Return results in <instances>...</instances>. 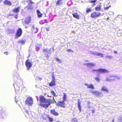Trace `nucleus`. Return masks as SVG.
Here are the masks:
<instances>
[{
  "instance_id": "1",
  "label": "nucleus",
  "mask_w": 122,
  "mask_h": 122,
  "mask_svg": "<svg viewBox=\"0 0 122 122\" xmlns=\"http://www.w3.org/2000/svg\"><path fill=\"white\" fill-rule=\"evenodd\" d=\"M40 104H39L41 107H43L45 108H47L50 104L54 102L56 103L55 100L53 99L52 100L51 99H46L43 96H40L39 100Z\"/></svg>"
},
{
  "instance_id": "2",
  "label": "nucleus",
  "mask_w": 122,
  "mask_h": 122,
  "mask_svg": "<svg viewBox=\"0 0 122 122\" xmlns=\"http://www.w3.org/2000/svg\"><path fill=\"white\" fill-rule=\"evenodd\" d=\"M44 53H47V54L46 56V57L48 58V54H50L51 53H53L54 52L53 47L52 48H51L50 50L47 48L44 49L42 51Z\"/></svg>"
},
{
  "instance_id": "3",
  "label": "nucleus",
  "mask_w": 122,
  "mask_h": 122,
  "mask_svg": "<svg viewBox=\"0 0 122 122\" xmlns=\"http://www.w3.org/2000/svg\"><path fill=\"white\" fill-rule=\"evenodd\" d=\"M33 101L32 98L30 97H28L26 99L25 103L26 104L29 106H31L32 105Z\"/></svg>"
},
{
  "instance_id": "4",
  "label": "nucleus",
  "mask_w": 122,
  "mask_h": 122,
  "mask_svg": "<svg viewBox=\"0 0 122 122\" xmlns=\"http://www.w3.org/2000/svg\"><path fill=\"white\" fill-rule=\"evenodd\" d=\"M101 14L99 12H94L91 14V17L92 18H97L100 16Z\"/></svg>"
},
{
  "instance_id": "5",
  "label": "nucleus",
  "mask_w": 122,
  "mask_h": 122,
  "mask_svg": "<svg viewBox=\"0 0 122 122\" xmlns=\"http://www.w3.org/2000/svg\"><path fill=\"white\" fill-rule=\"evenodd\" d=\"M29 3L28 4V6H26L25 8V9L27 10H31L33 8V7L31 5L33 3L31 0H28Z\"/></svg>"
},
{
  "instance_id": "6",
  "label": "nucleus",
  "mask_w": 122,
  "mask_h": 122,
  "mask_svg": "<svg viewBox=\"0 0 122 122\" xmlns=\"http://www.w3.org/2000/svg\"><path fill=\"white\" fill-rule=\"evenodd\" d=\"M25 64L26 66L27 67V70H28L30 69L32 65L31 61H30L28 59L26 61Z\"/></svg>"
},
{
  "instance_id": "7",
  "label": "nucleus",
  "mask_w": 122,
  "mask_h": 122,
  "mask_svg": "<svg viewBox=\"0 0 122 122\" xmlns=\"http://www.w3.org/2000/svg\"><path fill=\"white\" fill-rule=\"evenodd\" d=\"M22 33V31L21 29L19 28L17 30L15 34V36L16 38H18L20 37Z\"/></svg>"
},
{
  "instance_id": "8",
  "label": "nucleus",
  "mask_w": 122,
  "mask_h": 122,
  "mask_svg": "<svg viewBox=\"0 0 122 122\" xmlns=\"http://www.w3.org/2000/svg\"><path fill=\"white\" fill-rule=\"evenodd\" d=\"M84 65L87 66L88 67L90 68H92L96 66V65L95 63L92 62L85 63Z\"/></svg>"
},
{
  "instance_id": "9",
  "label": "nucleus",
  "mask_w": 122,
  "mask_h": 122,
  "mask_svg": "<svg viewBox=\"0 0 122 122\" xmlns=\"http://www.w3.org/2000/svg\"><path fill=\"white\" fill-rule=\"evenodd\" d=\"M56 105L57 106H60L61 107H65V102L63 101L58 102L56 103Z\"/></svg>"
},
{
  "instance_id": "10",
  "label": "nucleus",
  "mask_w": 122,
  "mask_h": 122,
  "mask_svg": "<svg viewBox=\"0 0 122 122\" xmlns=\"http://www.w3.org/2000/svg\"><path fill=\"white\" fill-rule=\"evenodd\" d=\"M91 92L93 94L97 96H102V93L97 91H92Z\"/></svg>"
},
{
  "instance_id": "11",
  "label": "nucleus",
  "mask_w": 122,
  "mask_h": 122,
  "mask_svg": "<svg viewBox=\"0 0 122 122\" xmlns=\"http://www.w3.org/2000/svg\"><path fill=\"white\" fill-rule=\"evenodd\" d=\"M98 72L101 73H108V71L105 69L99 68L98 69Z\"/></svg>"
},
{
  "instance_id": "12",
  "label": "nucleus",
  "mask_w": 122,
  "mask_h": 122,
  "mask_svg": "<svg viewBox=\"0 0 122 122\" xmlns=\"http://www.w3.org/2000/svg\"><path fill=\"white\" fill-rule=\"evenodd\" d=\"M13 86L15 88V91H18L19 90V86L18 85V84L15 82L13 84Z\"/></svg>"
},
{
  "instance_id": "13",
  "label": "nucleus",
  "mask_w": 122,
  "mask_h": 122,
  "mask_svg": "<svg viewBox=\"0 0 122 122\" xmlns=\"http://www.w3.org/2000/svg\"><path fill=\"white\" fill-rule=\"evenodd\" d=\"M5 115L4 112L0 109V120H2Z\"/></svg>"
},
{
  "instance_id": "14",
  "label": "nucleus",
  "mask_w": 122,
  "mask_h": 122,
  "mask_svg": "<svg viewBox=\"0 0 122 122\" xmlns=\"http://www.w3.org/2000/svg\"><path fill=\"white\" fill-rule=\"evenodd\" d=\"M101 5L100 3L99 5H97V6L95 8V10L96 11H100L101 10Z\"/></svg>"
},
{
  "instance_id": "15",
  "label": "nucleus",
  "mask_w": 122,
  "mask_h": 122,
  "mask_svg": "<svg viewBox=\"0 0 122 122\" xmlns=\"http://www.w3.org/2000/svg\"><path fill=\"white\" fill-rule=\"evenodd\" d=\"M31 18L30 17H28L25 19V22L26 24L29 23L31 20Z\"/></svg>"
},
{
  "instance_id": "16",
  "label": "nucleus",
  "mask_w": 122,
  "mask_h": 122,
  "mask_svg": "<svg viewBox=\"0 0 122 122\" xmlns=\"http://www.w3.org/2000/svg\"><path fill=\"white\" fill-rule=\"evenodd\" d=\"M85 85L87 86V87L92 89H94V87L93 85L92 84L89 85L87 84H85Z\"/></svg>"
},
{
  "instance_id": "17",
  "label": "nucleus",
  "mask_w": 122,
  "mask_h": 122,
  "mask_svg": "<svg viewBox=\"0 0 122 122\" xmlns=\"http://www.w3.org/2000/svg\"><path fill=\"white\" fill-rule=\"evenodd\" d=\"M93 54L95 55L100 56L102 57H103V54L98 52H94Z\"/></svg>"
},
{
  "instance_id": "18",
  "label": "nucleus",
  "mask_w": 122,
  "mask_h": 122,
  "mask_svg": "<svg viewBox=\"0 0 122 122\" xmlns=\"http://www.w3.org/2000/svg\"><path fill=\"white\" fill-rule=\"evenodd\" d=\"M42 46L41 44H38L35 46L36 48V50L37 51H38Z\"/></svg>"
},
{
  "instance_id": "19",
  "label": "nucleus",
  "mask_w": 122,
  "mask_h": 122,
  "mask_svg": "<svg viewBox=\"0 0 122 122\" xmlns=\"http://www.w3.org/2000/svg\"><path fill=\"white\" fill-rule=\"evenodd\" d=\"M51 113L56 116H57L58 115V114L57 112H56L55 110L54 109H52L51 110Z\"/></svg>"
},
{
  "instance_id": "20",
  "label": "nucleus",
  "mask_w": 122,
  "mask_h": 122,
  "mask_svg": "<svg viewBox=\"0 0 122 122\" xmlns=\"http://www.w3.org/2000/svg\"><path fill=\"white\" fill-rule=\"evenodd\" d=\"M101 90L104 92H108V90L107 87L105 86H103L102 87Z\"/></svg>"
},
{
  "instance_id": "21",
  "label": "nucleus",
  "mask_w": 122,
  "mask_h": 122,
  "mask_svg": "<svg viewBox=\"0 0 122 122\" xmlns=\"http://www.w3.org/2000/svg\"><path fill=\"white\" fill-rule=\"evenodd\" d=\"M37 13L39 18H40L42 16V14L41 13L40 11L38 10H37Z\"/></svg>"
},
{
  "instance_id": "22",
  "label": "nucleus",
  "mask_w": 122,
  "mask_h": 122,
  "mask_svg": "<svg viewBox=\"0 0 122 122\" xmlns=\"http://www.w3.org/2000/svg\"><path fill=\"white\" fill-rule=\"evenodd\" d=\"M5 4L10 5H11V3L10 1L7 0H5L4 2Z\"/></svg>"
},
{
  "instance_id": "23",
  "label": "nucleus",
  "mask_w": 122,
  "mask_h": 122,
  "mask_svg": "<svg viewBox=\"0 0 122 122\" xmlns=\"http://www.w3.org/2000/svg\"><path fill=\"white\" fill-rule=\"evenodd\" d=\"M20 7H18L14 9L13 10V11L14 12L18 13L20 11Z\"/></svg>"
},
{
  "instance_id": "24",
  "label": "nucleus",
  "mask_w": 122,
  "mask_h": 122,
  "mask_svg": "<svg viewBox=\"0 0 122 122\" xmlns=\"http://www.w3.org/2000/svg\"><path fill=\"white\" fill-rule=\"evenodd\" d=\"M73 15L74 17L76 18L77 19L79 18V16L76 13H74L73 14Z\"/></svg>"
},
{
  "instance_id": "25",
  "label": "nucleus",
  "mask_w": 122,
  "mask_h": 122,
  "mask_svg": "<svg viewBox=\"0 0 122 122\" xmlns=\"http://www.w3.org/2000/svg\"><path fill=\"white\" fill-rule=\"evenodd\" d=\"M62 0H59L57 2L56 4L57 5H60L62 3Z\"/></svg>"
},
{
  "instance_id": "26",
  "label": "nucleus",
  "mask_w": 122,
  "mask_h": 122,
  "mask_svg": "<svg viewBox=\"0 0 122 122\" xmlns=\"http://www.w3.org/2000/svg\"><path fill=\"white\" fill-rule=\"evenodd\" d=\"M14 31L12 29H9L8 30V33L9 34H12L13 33Z\"/></svg>"
},
{
  "instance_id": "27",
  "label": "nucleus",
  "mask_w": 122,
  "mask_h": 122,
  "mask_svg": "<svg viewBox=\"0 0 122 122\" xmlns=\"http://www.w3.org/2000/svg\"><path fill=\"white\" fill-rule=\"evenodd\" d=\"M63 101L65 102L66 99V95L65 93H64V96L63 98Z\"/></svg>"
},
{
  "instance_id": "28",
  "label": "nucleus",
  "mask_w": 122,
  "mask_h": 122,
  "mask_svg": "<svg viewBox=\"0 0 122 122\" xmlns=\"http://www.w3.org/2000/svg\"><path fill=\"white\" fill-rule=\"evenodd\" d=\"M110 77H115L117 79H120L121 78V77L120 76H110Z\"/></svg>"
},
{
  "instance_id": "29",
  "label": "nucleus",
  "mask_w": 122,
  "mask_h": 122,
  "mask_svg": "<svg viewBox=\"0 0 122 122\" xmlns=\"http://www.w3.org/2000/svg\"><path fill=\"white\" fill-rule=\"evenodd\" d=\"M78 108L79 110L80 111V112L81 111V108L80 105V102L79 101L78 102Z\"/></svg>"
},
{
  "instance_id": "30",
  "label": "nucleus",
  "mask_w": 122,
  "mask_h": 122,
  "mask_svg": "<svg viewBox=\"0 0 122 122\" xmlns=\"http://www.w3.org/2000/svg\"><path fill=\"white\" fill-rule=\"evenodd\" d=\"M72 122H78L77 119L76 118H72L71 120Z\"/></svg>"
},
{
  "instance_id": "31",
  "label": "nucleus",
  "mask_w": 122,
  "mask_h": 122,
  "mask_svg": "<svg viewBox=\"0 0 122 122\" xmlns=\"http://www.w3.org/2000/svg\"><path fill=\"white\" fill-rule=\"evenodd\" d=\"M55 84V83L51 81V82L49 84V85L50 86H52Z\"/></svg>"
},
{
  "instance_id": "32",
  "label": "nucleus",
  "mask_w": 122,
  "mask_h": 122,
  "mask_svg": "<svg viewBox=\"0 0 122 122\" xmlns=\"http://www.w3.org/2000/svg\"><path fill=\"white\" fill-rule=\"evenodd\" d=\"M51 94L54 96L56 97V94L53 91H52L51 92Z\"/></svg>"
},
{
  "instance_id": "33",
  "label": "nucleus",
  "mask_w": 122,
  "mask_h": 122,
  "mask_svg": "<svg viewBox=\"0 0 122 122\" xmlns=\"http://www.w3.org/2000/svg\"><path fill=\"white\" fill-rule=\"evenodd\" d=\"M106 57L107 58L109 59H112L113 58V57L112 56L110 55H107L106 56Z\"/></svg>"
},
{
  "instance_id": "34",
  "label": "nucleus",
  "mask_w": 122,
  "mask_h": 122,
  "mask_svg": "<svg viewBox=\"0 0 122 122\" xmlns=\"http://www.w3.org/2000/svg\"><path fill=\"white\" fill-rule=\"evenodd\" d=\"M48 118L49 121L50 122H52L53 121V119L52 118L48 117Z\"/></svg>"
},
{
  "instance_id": "35",
  "label": "nucleus",
  "mask_w": 122,
  "mask_h": 122,
  "mask_svg": "<svg viewBox=\"0 0 122 122\" xmlns=\"http://www.w3.org/2000/svg\"><path fill=\"white\" fill-rule=\"evenodd\" d=\"M98 69H92V71L93 72H98Z\"/></svg>"
},
{
  "instance_id": "36",
  "label": "nucleus",
  "mask_w": 122,
  "mask_h": 122,
  "mask_svg": "<svg viewBox=\"0 0 122 122\" xmlns=\"http://www.w3.org/2000/svg\"><path fill=\"white\" fill-rule=\"evenodd\" d=\"M95 79L97 81L99 82L100 81V78L98 77L96 78Z\"/></svg>"
},
{
  "instance_id": "37",
  "label": "nucleus",
  "mask_w": 122,
  "mask_h": 122,
  "mask_svg": "<svg viewBox=\"0 0 122 122\" xmlns=\"http://www.w3.org/2000/svg\"><path fill=\"white\" fill-rule=\"evenodd\" d=\"M56 60L58 61L59 62L61 63L62 62V61L60 59L58 58H56Z\"/></svg>"
},
{
  "instance_id": "38",
  "label": "nucleus",
  "mask_w": 122,
  "mask_h": 122,
  "mask_svg": "<svg viewBox=\"0 0 122 122\" xmlns=\"http://www.w3.org/2000/svg\"><path fill=\"white\" fill-rule=\"evenodd\" d=\"M92 9L90 8H88L86 10V12L87 13H88L91 11Z\"/></svg>"
},
{
  "instance_id": "39",
  "label": "nucleus",
  "mask_w": 122,
  "mask_h": 122,
  "mask_svg": "<svg viewBox=\"0 0 122 122\" xmlns=\"http://www.w3.org/2000/svg\"><path fill=\"white\" fill-rule=\"evenodd\" d=\"M119 33V36H121L122 34V30H119V31L118 32V33Z\"/></svg>"
},
{
  "instance_id": "40",
  "label": "nucleus",
  "mask_w": 122,
  "mask_h": 122,
  "mask_svg": "<svg viewBox=\"0 0 122 122\" xmlns=\"http://www.w3.org/2000/svg\"><path fill=\"white\" fill-rule=\"evenodd\" d=\"M111 7V6L110 5L108 7H104V9L105 10H107L109 8Z\"/></svg>"
},
{
  "instance_id": "41",
  "label": "nucleus",
  "mask_w": 122,
  "mask_h": 122,
  "mask_svg": "<svg viewBox=\"0 0 122 122\" xmlns=\"http://www.w3.org/2000/svg\"><path fill=\"white\" fill-rule=\"evenodd\" d=\"M19 42L21 43L22 44H23L25 43V41L23 40H20V41H19Z\"/></svg>"
},
{
  "instance_id": "42",
  "label": "nucleus",
  "mask_w": 122,
  "mask_h": 122,
  "mask_svg": "<svg viewBox=\"0 0 122 122\" xmlns=\"http://www.w3.org/2000/svg\"><path fill=\"white\" fill-rule=\"evenodd\" d=\"M67 51H68V52H74V51L73 50H72L71 49H67Z\"/></svg>"
},
{
  "instance_id": "43",
  "label": "nucleus",
  "mask_w": 122,
  "mask_h": 122,
  "mask_svg": "<svg viewBox=\"0 0 122 122\" xmlns=\"http://www.w3.org/2000/svg\"><path fill=\"white\" fill-rule=\"evenodd\" d=\"M111 80H110V79H109L108 78H106V81H111Z\"/></svg>"
},
{
  "instance_id": "44",
  "label": "nucleus",
  "mask_w": 122,
  "mask_h": 122,
  "mask_svg": "<svg viewBox=\"0 0 122 122\" xmlns=\"http://www.w3.org/2000/svg\"><path fill=\"white\" fill-rule=\"evenodd\" d=\"M37 78H38L39 80H41L42 79V78L41 77L37 76Z\"/></svg>"
},
{
  "instance_id": "45",
  "label": "nucleus",
  "mask_w": 122,
  "mask_h": 122,
  "mask_svg": "<svg viewBox=\"0 0 122 122\" xmlns=\"http://www.w3.org/2000/svg\"><path fill=\"white\" fill-rule=\"evenodd\" d=\"M96 0H92L91 1V2H92V3H93V4H94L95 2H96Z\"/></svg>"
},
{
  "instance_id": "46",
  "label": "nucleus",
  "mask_w": 122,
  "mask_h": 122,
  "mask_svg": "<svg viewBox=\"0 0 122 122\" xmlns=\"http://www.w3.org/2000/svg\"><path fill=\"white\" fill-rule=\"evenodd\" d=\"M90 104V102H88L87 103V106H88V107L89 108H90L91 107L90 106H89V105Z\"/></svg>"
},
{
  "instance_id": "47",
  "label": "nucleus",
  "mask_w": 122,
  "mask_h": 122,
  "mask_svg": "<svg viewBox=\"0 0 122 122\" xmlns=\"http://www.w3.org/2000/svg\"><path fill=\"white\" fill-rule=\"evenodd\" d=\"M43 23H45L47 22L46 20L45 19L44 20H43Z\"/></svg>"
},
{
  "instance_id": "48",
  "label": "nucleus",
  "mask_w": 122,
  "mask_h": 122,
  "mask_svg": "<svg viewBox=\"0 0 122 122\" xmlns=\"http://www.w3.org/2000/svg\"><path fill=\"white\" fill-rule=\"evenodd\" d=\"M52 79H55V76L54 75L52 76L51 77Z\"/></svg>"
},
{
  "instance_id": "49",
  "label": "nucleus",
  "mask_w": 122,
  "mask_h": 122,
  "mask_svg": "<svg viewBox=\"0 0 122 122\" xmlns=\"http://www.w3.org/2000/svg\"><path fill=\"white\" fill-rule=\"evenodd\" d=\"M35 29V30H36V31H35V33L37 32L38 31V29L37 28H36Z\"/></svg>"
},
{
  "instance_id": "50",
  "label": "nucleus",
  "mask_w": 122,
  "mask_h": 122,
  "mask_svg": "<svg viewBox=\"0 0 122 122\" xmlns=\"http://www.w3.org/2000/svg\"><path fill=\"white\" fill-rule=\"evenodd\" d=\"M43 20L40 21V23L41 24H44V23H43Z\"/></svg>"
},
{
  "instance_id": "51",
  "label": "nucleus",
  "mask_w": 122,
  "mask_h": 122,
  "mask_svg": "<svg viewBox=\"0 0 122 122\" xmlns=\"http://www.w3.org/2000/svg\"><path fill=\"white\" fill-rule=\"evenodd\" d=\"M55 79H52L51 81L55 83Z\"/></svg>"
},
{
  "instance_id": "52",
  "label": "nucleus",
  "mask_w": 122,
  "mask_h": 122,
  "mask_svg": "<svg viewBox=\"0 0 122 122\" xmlns=\"http://www.w3.org/2000/svg\"><path fill=\"white\" fill-rule=\"evenodd\" d=\"M15 101L16 102H17L18 101L17 99L16 98V97H15Z\"/></svg>"
},
{
  "instance_id": "53",
  "label": "nucleus",
  "mask_w": 122,
  "mask_h": 122,
  "mask_svg": "<svg viewBox=\"0 0 122 122\" xmlns=\"http://www.w3.org/2000/svg\"><path fill=\"white\" fill-rule=\"evenodd\" d=\"M49 29H50V28L49 27H48V28H46V30L47 31H49Z\"/></svg>"
},
{
  "instance_id": "54",
  "label": "nucleus",
  "mask_w": 122,
  "mask_h": 122,
  "mask_svg": "<svg viewBox=\"0 0 122 122\" xmlns=\"http://www.w3.org/2000/svg\"><path fill=\"white\" fill-rule=\"evenodd\" d=\"M4 53L6 55H7L8 54V52H5Z\"/></svg>"
},
{
  "instance_id": "55",
  "label": "nucleus",
  "mask_w": 122,
  "mask_h": 122,
  "mask_svg": "<svg viewBox=\"0 0 122 122\" xmlns=\"http://www.w3.org/2000/svg\"><path fill=\"white\" fill-rule=\"evenodd\" d=\"M110 79L111 80H112L111 81H112L115 80V78H113V79L110 78Z\"/></svg>"
},
{
  "instance_id": "56",
  "label": "nucleus",
  "mask_w": 122,
  "mask_h": 122,
  "mask_svg": "<svg viewBox=\"0 0 122 122\" xmlns=\"http://www.w3.org/2000/svg\"><path fill=\"white\" fill-rule=\"evenodd\" d=\"M95 111V110L94 109H93L92 110V113H93Z\"/></svg>"
},
{
  "instance_id": "57",
  "label": "nucleus",
  "mask_w": 122,
  "mask_h": 122,
  "mask_svg": "<svg viewBox=\"0 0 122 122\" xmlns=\"http://www.w3.org/2000/svg\"><path fill=\"white\" fill-rule=\"evenodd\" d=\"M114 52L115 54H116L117 53V51H114Z\"/></svg>"
},
{
  "instance_id": "58",
  "label": "nucleus",
  "mask_w": 122,
  "mask_h": 122,
  "mask_svg": "<svg viewBox=\"0 0 122 122\" xmlns=\"http://www.w3.org/2000/svg\"><path fill=\"white\" fill-rule=\"evenodd\" d=\"M112 122H114V119H113Z\"/></svg>"
},
{
  "instance_id": "59",
  "label": "nucleus",
  "mask_w": 122,
  "mask_h": 122,
  "mask_svg": "<svg viewBox=\"0 0 122 122\" xmlns=\"http://www.w3.org/2000/svg\"><path fill=\"white\" fill-rule=\"evenodd\" d=\"M15 17L16 18V19H17V15H16L15 16Z\"/></svg>"
},
{
  "instance_id": "60",
  "label": "nucleus",
  "mask_w": 122,
  "mask_h": 122,
  "mask_svg": "<svg viewBox=\"0 0 122 122\" xmlns=\"http://www.w3.org/2000/svg\"><path fill=\"white\" fill-rule=\"evenodd\" d=\"M36 98L37 99V101H38V97L36 96Z\"/></svg>"
},
{
  "instance_id": "61",
  "label": "nucleus",
  "mask_w": 122,
  "mask_h": 122,
  "mask_svg": "<svg viewBox=\"0 0 122 122\" xmlns=\"http://www.w3.org/2000/svg\"><path fill=\"white\" fill-rule=\"evenodd\" d=\"M3 1V0H0V3H1Z\"/></svg>"
},
{
  "instance_id": "62",
  "label": "nucleus",
  "mask_w": 122,
  "mask_h": 122,
  "mask_svg": "<svg viewBox=\"0 0 122 122\" xmlns=\"http://www.w3.org/2000/svg\"><path fill=\"white\" fill-rule=\"evenodd\" d=\"M26 112L27 114H28V111H26Z\"/></svg>"
},
{
  "instance_id": "63",
  "label": "nucleus",
  "mask_w": 122,
  "mask_h": 122,
  "mask_svg": "<svg viewBox=\"0 0 122 122\" xmlns=\"http://www.w3.org/2000/svg\"><path fill=\"white\" fill-rule=\"evenodd\" d=\"M53 75H54V73H53L52 74V76H53Z\"/></svg>"
},
{
  "instance_id": "64",
  "label": "nucleus",
  "mask_w": 122,
  "mask_h": 122,
  "mask_svg": "<svg viewBox=\"0 0 122 122\" xmlns=\"http://www.w3.org/2000/svg\"><path fill=\"white\" fill-rule=\"evenodd\" d=\"M32 28H33L34 29H35V28L34 27H32Z\"/></svg>"
}]
</instances>
